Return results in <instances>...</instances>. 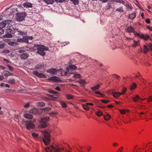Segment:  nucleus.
Listing matches in <instances>:
<instances>
[{
  "instance_id": "1",
  "label": "nucleus",
  "mask_w": 152,
  "mask_h": 152,
  "mask_svg": "<svg viewBox=\"0 0 152 152\" xmlns=\"http://www.w3.org/2000/svg\"><path fill=\"white\" fill-rule=\"evenodd\" d=\"M37 48V53L42 56H44L45 54V51H47L48 49V48L45 46L44 45H35L34 47V50H36Z\"/></svg>"
},
{
  "instance_id": "2",
  "label": "nucleus",
  "mask_w": 152,
  "mask_h": 152,
  "mask_svg": "<svg viewBox=\"0 0 152 152\" xmlns=\"http://www.w3.org/2000/svg\"><path fill=\"white\" fill-rule=\"evenodd\" d=\"M44 137L42 138V140L45 144L47 145L50 142V134L46 131H43L42 132Z\"/></svg>"
},
{
  "instance_id": "3",
  "label": "nucleus",
  "mask_w": 152,
  "mask_h": 152,
  "mask_svg": "<svg viewBox=\"0 0 152 152\" xmlns=\"http://www.w3.org/2000/svg\"><path fill=\"white\" fill-rule=\"evenodd\" d=\"M27 14L25 12H19L16 15V20L19 22L23 21L25 17Z\"/></svg>"
},
{
  "instance_id": "4",
  "label": "nucleus",
  "mask_w": 152,
  "mask_h": 152,
  "mask_svg": "<svg viewBox=\"0 0 152 152\" xmlns=\"http://www.w3.org/2000/svg\"><path fill=\"white\" fill-rule=\"evenodd\" d=\"M126 88H124L123 89V91L121 93L119 92H114V90L110 91L107 93L108 94H110L112 93L115 97H117L121 94H124L126 92Z\"/></svg>"
},
{
  "instance_id": "5",
  "label": "nucleus",
  "mask_w": 152,
  "mask_h": 152,
  "mask_svg": "<svg viewBox=\"0 0 152 152\" xmlns=\"http://www.w3.org/2000/svg\"><path fill=\"white\" fill-rule=\"evenodd\" d=\"M49 119V118L48 117L41 118L40 124L42 127L44 128L47 126L48 124V122Z\"/></svg>"
},
{
  "instance_id": "6",
  "label": "nucleus",
  "mask_w": 152,
  "mask_h": 152,
  "mask_svg": "<svg viewBox=\"0 0 152 152\" xmlns=\"http://www.w3.org/2000/svg\"><path fill=\"white\" fill-rule=\"evenodd\" d=\"M5 34L4 35L5 38H12L13 37L14 31L10 28L6 29L5 31Z\"/></svg>"
},
{
  "instance_id": "7",
  "label": "nucleus",
  "mask_w": 152,
  "mask_h": 152,
  "mask_svg": "<svg viewBox=\"0 0 152 152\" xmlns=\"http://www.w3.org/2000/svg\"><path fill=\"white\" fill-rule=\"evenodd\" d=\"M19 53H21L20 55V58L21 59H27L29 56L28 54L25 53L26 51L23 50H18Z\"/></svg>"
},
{
  "instance_id": "8",
  "label": "nucleus",
  "mask_w": 152,
  "mask_h": 152,
  "mask_svg": "<svg viewBox=\"0 0 152 152\" xmlns=\"http://www.w3.org/2000/svg\"><path fill=\"white\" fill-rule=\"evenodd\" d=\"M24 122L25 123V125L26 126V128L28 130L33 129L35 127L34 124L32 123L30 121H24Z\"/></svg>"
},
{
  "instance_id": "9",
  "label": "nucleus",
  "mask_w": 152,
  "mask_h": 152,
  "mask_svg": "<svg viewBox=\"0 0 152 152\" xmlns=\"http://www.w3.org/2000/svg\"><path fill=\"white\" fill-rule=\"evenodd\" d=\"M49 149L50 152H61L63 149L62 148H56L54 146H51L49 147Z\"/></svg>"
},
{
  "instance_id": "10",
  "label": "nucleus",
  "mask_w": 152,
  "mask_h": 152,
  "mask_svg": "<svg viewBox=\"0 0 152 152\" xmlns=\"http://www.w3.org/2000/svg\"><path fill=\"white\" fill-rule=\"evenodd\" d=\"M34 74L38 77L40 78H45L46 76L43 74L42 73H39L37 71H34L33 72Z\"/></svg>"
},
{
  "instance_id": "11",
  "label": "nucleus",
  "mask_w": 152,
  "mask_h": 152,
  "mask_svg": "<svg viewBox=\"0 0 152 152\" xmlns=\"http://www.w3.org/2000/svg\"><path fill=\"white\" fill-rule=\"evenodd\" d=\"M72 72H69V69H68L67 68L66 69V70H63L61 71V74L62 76L64 75H67L69 74L72 73Z\"/></svg>"
},
{
  "instance_id": "12",
  "label": "nucleus",
  "mask_w": 152,
  "mask_h": 152,
  "mask_svg": "<svg viewBox=\"0 0 152 152\" xmlns=\"http://www.w3.org/2000/svg\"><path fill=\"white\" fill-rule=\"evenodd\" d=\"M126 31L127 32H133L134 33L135 29L131 26H127L125 28Z\"/></svg>"
},
{
  "instance_id": "13",
  "label": "nucleus",
  "mask_w": 152,
  "mask_h": 152,
  "mask_svg": "<svg viewBox=\"0 0 152 152\" xmlns=\"http://www.w3.org/2000/svg\"><path fill=\"white\" fill-rule=\"evenodd\" d=\"M48 80L55 82H58L59 80L58 78L56 76L50 77L48 79Z\"/></svg>"
},
{
  "instance_id": "14",
  "label": "nucleus",
  "mask_w": 152,
  "mask_h": 152,
  "mask_svg": "<svg viewBox=\"0 0 152 152\" xmlns=\"http://www.w3.org/2000/svg\"><path fill=\"white\" fill-rule=\"evenodd\" d=\"M132 99L134 102H140L139 100L141 101L143 100V99H141L138 95H136L134 97L132 98Z\"/></svg>"
},
{
  "instance_id": "15",
  "label": "nucleus",
  "mask_w": 152,
  "mask_h": 152,
  "mask_svg": "<svg viewBox=\"0 0 152 152\" xmlns=\"http://www.w3.org/2000/svg\"><path fill=\"white\" fill-rule=\"evenodd\" d=\"M76 66L74 65H70L69 67H67L68 69H69V72H72V73H74V72L72 70H75L76 69Z\"/></svg>"
},
{
  "instance_id": "16",
  "label": "nucleus",
  "mask_w": 152,
  "mask_h": 152,
  "mask_svg": "<svg viewBox=\"0 0 152 152\" xmlns=\"http://www.w3.org/2000/svg\"><path fill=\"white\" fill-rule=\"evenodd\" d=\"M23 6L24 7L29 8L31 7L32 6V4L29 2H26L23 4Z\"/></svg>"
},
{
  "instance_id": "17",
  "label": "nucleus",
  "mask_w": 152,
  "mask_h": 152,
  "mask_svg": "<svg viewBox=\"0 0 152 152\" xmlns=\"http://www.w3.org/2000/svg\"><path fill=\"white\" fill-rule=\"evenodd\" d=\"M47 72L50 74H55L56 72L57 71L55 68H51V69H48L47 70Z\"/></svg>"
},
{
  "instance_id": "18",
  "label": "nucleus",
  "mask_w": 152,
  "mask_h": 152,
  "mask_svg": "<svg viewBox=\"0 0 152 152\" xmlns=\"http://www.w3.org/2000/svg\"><path fill=\"white\" fill-rule=\"evenodd\" d=\"M29 112L34 114L38 115L39 114L37 110L35 108L31 109L30 110Z\"/></svg>"
},
{
  "instance_id": "19",
  "label": "nucleus",
  "mask_w": 152,
  "mask_h": 152,
  "mask_svg": "<svg viewBox=\"0 0 152 152\" xmlns=\"http://www.w3.org/2000/svg\"><path fill=\"white\" fill-rule=\"evenodd\" d=\"M2 74L5 77H7L8 76L12 75H13L12 74H11L9 71H7V70H4V71H3Z\"/></svg>"
},
{
  "instance_id": "20",
  "label": "nucleus",
  "mask_w": 152,
  "mask_h": 152,
  "mask_svg": "<svg viewBox=\"0 0 152 152\" xmlns=\"http://www.w3.org/2000/svg\"><path fill=\"white\" fill-rule=\"evenodd\" d=\"M136 14L135 12H133L132 13L129 14V18L131 19H134L136 17Z\"/></svg>"
},
{
  "instance_id": "21",
  "label": "nucleus",
  "mask_w": 152,
  "mask_h": 152,
  "mask_svg": "<svg viewBox=\"0 0 152 152\" xmlns=\"http://www.w3.org/2000/svg\"><path fill=\"white\" fill-rule=\"evenodd\" d=\"M24 117L27 119H30L33 118V116L31 114L26 113L24 114Z\"/></svg>"
},
{
  "instance_id": "22",
  "label": "nucleus",
  "mask_w": 152,
  "mask_h": 152,
  "mask_svg": "<svg viewBox=\"0 0 152 152\" xmlns=\"http://www.w3.org/2000/svg\"><path fill=\"white\" fill-rule=\"evenodd\" d=\"M149 36L148 35L145 34L144 35L142 34H141L140 36V38L143 39L144 40H146L147 39L149 38Z\"/></svg>"
},
{
  "instance_id": "23",
  "label": "nucleus",
  "mask_w": 152,
  "mask_h": 152,
  "mask_svg": "<svg viewBox=\"0 0 152 152\" xmlns=\"http://www.w3.org/2000/svg\"><path fill=\"white\" fill-rule=\"evenodd\" d=\"M6 24L4 21L0 23V28L3 29L6 26Z\"/></svg>"
},
{
  "instance_id": "24",
  "label": "nucleus",
  "mask_w": 152,
  "mask_h": 152,
  "mask_svg": "<svg viewBox=\"0 0 152 152\" xmlns=\"http://www.w3.org/2000/svg\"><path fill=\"white\" fill-rule=\"evenodd\" d=\"M44 1L48 4H52L54 3L53 0H43Z\"/></svg>"
},
{
  "instance_id": "25",
  "label": "nucleus",
  "mask_w": 152,
  "mask_h": 152,
  "mask_svg": "<svg viewBox=\"0 0 152 152\" xmlns=\"http://www.w3.org/2000/svg\"><path fill=\"white\" fill-rule=\"evenodd\" d=\"M100 87V85L99 84H98V85L94 86L91 88V89L93 91H95L97 89H98L99 87Z\"/></svg>"
},
{
  "instance_id": "26",
  "label": "nucleus",
  "mask_w": 152,
  "mask_h": 152,
  "mask_svg": "<svg viewBox=\"0 0 152 152\" xmlns=\"http://www.w3.org/2000/svg\"><path fill=\"white\" fill-rule=\"evenodd\" d=\"M104 119L105 120H109L110 118V116L108 114H107L105 115H104Z\"/></svg>"
},
{
  "instance_id": "27",
  "label": "nucleus",
  "mask_w": 152,
  "mask_h": 152,
  "mask_svg": "<svg viewBox=\"0 0 152 152\" xmlns=\"http://www.w3.org/2000/svg\"><path fill=\"white\" fill-rule=\"evenodd\" d=\"M143 48L144 49V52L146 54L148 51V49L147 46L145 45H144Z\"/></svg>"
},
{
  "instance_id": "28",
  "label": "nucleus",
  "mask_w": 152,
  "mask_h": 152,
  "mask_svg": "<svg viewBox=\"0 0 152 152\" xmlns=\"http://www.w3.org/2000/svg\"><path fill=\"white\" fill-rule=\"evenodd\" d=\"M115 11L120 12H124L123 8L122 7H120L118 8H116L115 9Z\"/></svg>"
},
{
  "instance_id": "29",
  "label": "nucleus",
  "mask_w": 152,
  "mask_h": 152,
  "mask_svg": "<svg viewBox=\"0 0 152 152\" xmlns=\"http://www.w3.org/2000/svg\"><path fill=\"white\" fill-rule=\"evenodd\" d=\"M77 82L82 84V85H81L82 87H83V84L86 83V82L83 80H78L77 81Z\"/></svg>"
},
{
  "instance_id": "30",
  "label": "nucleus",
  "mask_w": 152,
  "mask_h": 152,
  "mask_svg": "<svg viewBox=\"0 0 152 152\" xmlns=\"http://www.w3.org/2000/svg\"><path fill=\"white\" fill-rule=\"evenodd\" d=\"M8 82L10 83L15 84V81L14 79H9L8 81Z\"/></svg>"
},
{
  "instance_id": "31",
  "label": "nucleus",
  "mask_w": 152,
  "mask_h": 152,
  "mask_svg": "<svg viewBox=\"0 0 152 152\" xmlns=\"http://www.w3.org/2000/svg\"><path fill=\"white\" fill-rule=\"evenodd\" d=\"M48 96L50 97L51 98V99L53 100H54L56 99L58 97L57 95L54 96L53 95H51L50 94L48 95Z\"/></svg>"
},
{
  "instance_id": "32",
  "label": "nucleus",
  "mask_w": 152,
  "mask_h": 152,
  "mask_svg": "<svg viewBox=\"0 0 152 152\" xmlns=\"http://www.w3.org/2000/svg\"><path fill=\"white\" fill-rule=\"evenodd\" d=\"M137 87V85L135 83H133L132 85H131L130 88L131 90L134 89L136 88Z\"/></svg>"
},
{
  "instance_id": "33",
  "label": "nucleus",
  "mask_w": 152,
  "mask_h": 152,
  "mask_svg": "<svg viewBox=\"0 0 152 152\" xmlns=\"http://www.w3.org/2000/svg\"><path fill=\"white\" fill-rule=\"evenodd\" d=\"M22 39H23V42H24L26 43L28 42V38L27 36H23Z\"/></svg>"
},
{
  "instance_id": "34",
  "label": "nucleus",
  "mask_w": 152,
  "mask_h": 152,
  "mask_svg": "<svg viewBox=\"0 0 152 152\" xmlns=\"http://www.w3.org/2000/svg\"><path fill=\"white\" fill-rule=\"evenodd\" d=\"M125 5V6L127 8H129L131 10H132V7L131 5L130 4H128L127 3H125L124 4Z\"/></svg>"
},
{
  "instance_id": "35",
  "label": "nucleus",
  "mask_w": 152,
  "mask_h": 152,
  "mask_svg": "<svg viewBox=\"0 0 152 152\" xmlns=\"http://www.w3.org/2000/svg\"><path fill=\"white\" fill-rule=\"evenodd\" d=\"M96 114L99 117H100L103 115L102 112L101 111H98L96 112Z\"/></svg>"
},
{
  "instance_id": "36",
  "label": "nucleus",
  "mask_w": 152,
  "mask_h": 152,
  "mask_svg": "<svg viewBox=\"0 0 152 152\" xmlns=\"http://www.w3.org/2000/svg\"><path fill=\"white\" fill-rule=\"evenodd\" d=\"M82 106L83 108L86 110H88L90 108V107L86 104H83Z\"/></svg>"
},
{
  "instance_id": "37",
  "label": "nucleus",
  "mask_w": 152,
  "mask_h": 152,
  "mask_svg": "<svg viewBox=\"0 0 152 152\" xmlns=\"http://www.w3.org/2000/svg\"><path fill=\"white\" fill-rule=\"evenodd\" d=\"M66 97L68 99H72L73 98L74 96L71 94H67L66 96Z\"/></svg>"
},
{
  "instance_id": "38",
  "label": "nucleus",
  "mask_w": 152,
  "mask_h": 152,
  "mask_svg": "<svg viewBox=\"0 0 152 152\" xmlns=\"http://www.w3.org/2000/svg\"><path fill=\"white\" fill-rule=\"evenodd\" d=\"M138 42L137 41L134 40V44L132 45L133 47H135L138 45Z\"/></svg>"
},
{
  "instance_id": "39",
  "label": "nucleus",
  "mask_w": 152,
  "mask_h": 152,
  "mask_svg": "<svg viewBox=\"0 0 152 152\" xmlns=\"http://www.w3.org/2000/svg\"><path fill=\"white\" fill-rule=\"evenodd\" d=\"M72 3L75 5H77L79 3L78 0H70Z\"/></svg>"
},
{
  "instance_id": "40",
  "label": "nucleus",
  "mask_w": 152,
  "mask_h": 152,
  "mask_svg": "<svg viewBox=\"0 0 152 152\" xmlns=\"http://www.w3.org/2000/svg\"><path fill=\"white\" fill-rule=\"evenodd\" d=\"M18 44L16 42H11L9 43V45H16Z\"/></svg>"
},
{
  "instance_id": "41",
  "label": "nucleus",
  "mask_w": 152,
  "mask_h": 152,
  "mask_svg": "<svg viewBox=\"0 0 152 152\" xmlns=\"http://www.w3.org/2000/svg\"><path fill=\"white\" fill-rule=\"evenodd\" d=\"M43 67L44 65L42 64H38L36 66L37 68L40 69L43 68Z\"/></svg>"
},
{
  "instance_id": "42",
  "label": "nucleus",
  "mask_w": 152,
  "mask_h": 152,
  "mask_svg": "<svg viewBox=\"0 0 152 152\" xmlns=\"http://www.w3.org/2000/svg\"><path fill=\"white\" fill-rule=\"evenodd\" d=\"M80 74L75 73L73 76V77L75 78H78L80 77Z\"/></svg>"
},
{
  "instance_id": "43",
  "label": "nucleus",
  "mask_w": 152,
  "mask_h": 152,
  "mask_svg": "<svg viewBox=\"0 0 152 152\" xmlns=\"http://www.w3.org/2000/svg\"><path fill=\"white\" fill-rule=\"evenodd\" d=\"M26 32H23L20 31H19V32L18 33V34L23 36L24 35H25L26 34Z\"/></svg>"
},
{
  "instance_id": "44",
  "label": "nucleus",
  "mask_w": 152,
  "mask_h": 152,
  "mask_svg": "<svg viewBox=\"0 0 152 152\" xmlns=\"http://www.w3.org/2000/svg\"><path fill=\"white\" fill-rule=\"evenodd\" d=\"M4 22L5 23L6 26L7 24H9L11 22V21L10 20H4Z\"/></svg>"
},
{
  "instance_id": "45",
  "label": "nucleus",
  "mask_w": 152,
  "mask_h": 152,
  "mask_svg": "<svg viewBox=\"0 0 152 152\" xmlns=\"http://www.w3.org/2000/svg\"><path fill=\"white\" fill-rule=\"evenodd\" d=\"M38 105L40 107H42L45 105V103L43 102H39Z\"/></svg>"
},
{
  "instance_id": "46",
  "label": "nucleus",
  "mask_w": 152,
  "mask_h": 152,
  "mask_svg": "<svg viewBox=\"0 0 152 152\" xmlns=\"http://www.w3.org/2000/svg\"><path fill=\"white\" fill-rule=\"evenodd\" d=\"M60 103L64 107H65L67 106L66 104L64 101L61 102Z\"/></svg>"
},
{
  "instance_id": "47",
  "label": "nucleus",
  "mask_w": 152,
  "mask_h": 152,
  "mask_svg": "<svg viewBox=\"0 0 152 152\" xmlns=\"http://www.w3.org/2000/svg\"><path fill=\"white\" fill-rule=\"evenodd\" d=\"M7 66L8 67L10 71H13V67L12 66H11L10 65H9V64H7Z\"/></svg>"
},
{
  "instance_id": "48",
  "label": "nucleus",
  "mask_w": 152,
  "mask_h": 152,
  "mask_svg": "<svg viewBox=\"0 0 152 152\" xmlns=\"http://www.w3.org/2000/svg\"><path fill=\"white\" fill-rule=\"evenodd\" d=\"M49 92L51 93H52V94H58V93L56 92V91H53V90H50L49 91Z\"/></svg>"
},
{
  "instance_id": "49",
  "label": "nucleus",
  "mask_w": 152,
  "mask_h": 152,
  "mask_svg": "<svg viewBox=\"0 0 152 152\" xmlns=\"http://www.w3.org/2000/svg\"><path fill=\"white\" fill-rule=\"evenodd\" d=\"M31 134L32 136L34 137H37V136H38L39 135L38 134H36L34 132L32 133Z\"/></svg>"
},
{
  "instance_id": "50",
  "label": "nucleus",
  "mask_w": 152,
  "mask_h": 152,
  "mask_svg": "<svg viewBox=\"0 0 152 152\" xmlns=\"http://www.w3.org/2000/svg\"><path fill=\"white\" fill-rule=\"evenodd\" d=\"M101 102L105 103H107L109 102V100H106L104 99L101 100Z\"/></svg>"
},
{
  "instance_id": "51",
  "label": "nucleus",
  "mask_w": 152,
  "mask_h": 152,
  "mask_svg": "<svg viewBox=\"0 0 152 152\" xmlns=\"http://www.w3.org/2000/svg\"><path fill=\"white\" fill-rule=\"evenodd\" d=\"M122 4H124L125 2L124 1L122 0H118V2Z\"/></svg>"
},
{
  "instance_id": "52",
  "label": "nucleus",
  "mask_w": 152,
  "mask_h": 152,
  "mask_svg": "<svg viewBox=\"0 0 152 152\" xmlns=\"http://www.w3.org/2000/svg\"><path fill=\"white\" fill-rule=\"evenodd\" d=\"M51 108L49 107H45L44 109V110L45 111H49L50 110Z\"/></svg>"
},
{
  "instance_id": "53",
  "label": "nucleus",
  "mask_w": 152,
  "mask_h": 152,
  "mask_svg": "<svg viewBox=\"0 0 152 152\" xmlns=\"http://www.w3.org/2000/svg\"><path fill=\"white\" fill-rule=\"evenodd\" d=\"M148 102H150L152 101V96H150L147 99Z\"/></svg>"
},
{
  "instance_id": "54",
  "label": "nucleus",
  "mask_w": 152,
  "mask_h": 152,
  "mask_svg": "<svg viewBox=\"0 0 152 152\" xmlns=\"http://www.w3.org/2000/svg\"><path fill=\"white\" fill-rule=\"evenodd\" d=\"M4 32V30L3 29L0 28V35L3 34Z\"/></svg>"
},
{
  "instance_id": "55",
  "label": "nucleus",
  "mask_w": 152,
  "mask_h": 152,
  "mask_svg": "<svg viewBox=\"0 0 152 152\" xmlns=\"http://www.w3.org/2000/svg\"><path fill=\"white\" fill-rule=\"evenodd\" d=\"M120 111L122 114H124L126 113V111L124 110H121Z\"/></svg>"
},
{
  "instance_id": "56",
  "label": "nucleus",
  "mask_w": 152,
  "mask_h": 152,
  "mask_svg": "<svg viewBox=\"0 0 152 152\" xmlns=\"http://www.w3.org/2000/svg\"><path fill=\"white\" fill-rule=\"evenodd\" d=\"M23 39L22 38L21 39H18L17 40V41L18 42H23Z\"/></svg>"
},
{
  "instance_id": "57",
  "label": "nucleus",
  "mask_w": 152,
  "mask_h": 152,
  "mask_svg": "<svg viewBox=\"0 0 152 152\" xmlns=\"http://www.w3.org/2000/svg\"><path fill=\"white\" fill-rule=\"evenodd\" d=\"M29 103H26L24 106V107H25L27 108L29 106Z\"/></svg>"
},
{
  "instance_id": "58",
  "label": "nucleus",
  "mask_w": 152,
  "mask_h": 152,
  "mask_svg": "<svg viewBox=\"0 0 152 152\" xmlns=\"http://www.w3.org/2000/svg\"><path fill=\"white\" fill-rule=\"evenodd\" d=\"M111 6L109 4L106 7V8L107 10L111 8Z\"/></svg>"
},
{
  "instance_id": "59",
  "label": "nucleus",
  "mask_w": 152,
  "mask_h": 152,
  "mask_svg": "<svg viewBox=\"0 0 152 152\" xmlns=\"http://www.w3.org/2000/svg\"><path fill=\"white\" fill-rule=\"evenodd\" d=\"M148 46L150 48V50H152V44H149V45H148Z\"/></svg>"
},
{
  "instance_id": "60",
  "label": "nucleus",
  "mask_w": 152,
  "mask_h": 152,
  "mask_svg": "<svg viewBox=\"0 0 152 152\" xmlns=\"http://www.w3.org/2000/svg\"><path fill=\"white\" fill-rule=\"evenodd\" d=\"M3 52L4 53H9L10 51H9V50H4Z\"/></svg>"
},
{
  "instance_id": "61",
  "label": "nucleus",
  "mask_w": 152,
  "mask_h": 152,
  "mask_svg": "<svg viewBox=\"0 0 152 152\" xmlns=\"http://www.w3.org/2000/svg\"><path fill=\"white\" fill-rule=\"evenodd\" d=\"M19 31L20 30L18 29L15 28L14 29V32H18V33Z\"/></svg>"
},
{
  "instance_id": "62",
  "label": "nucleus",
  "mask_w": 152,
  "mask_h": 152,
  "mask_svg": "<svg viewBox=\"0 0 152 152\" xmlns=\"http://www.w3.org/2000/svg\"><path fill=\"white\" fill-rule=\"evenodd\" d=\"M134 33L135 34L136 36H139L140 38V36L141 35V34H140L139 33H137L134 32Z\"/></svg>"
},
{
  "instance_id": "63",
  "label": "nucleus",
  "mask_w": 152,
  "mask_h": 152,
  "mask_svg": "<svg viewBox=\"0 0 152 152\" xmlns=\"http://www.w3.org/2000/svg\"><path fill=\"white\" fill-rule=\"evenodd\" d=\"M4 47V44H0V48H2Z\"/></svg>"
},
{
  "instance_id": "64",
  "label": "nucleus",
  "mask_w": 152,
  "mask_h": 152,
  "mask_svg": "<svg viewBox=\"0 0 152 152\" xmlns=\"http://www.w3.org/2000/svg\"><path fill=\"white\" fill-rule=\"evenodd\" d=\"M55 89H56V90H57L58 91H60V88H59V87L58 86L56 87L55 88Z\"/></svg>"
}]
</instances>
